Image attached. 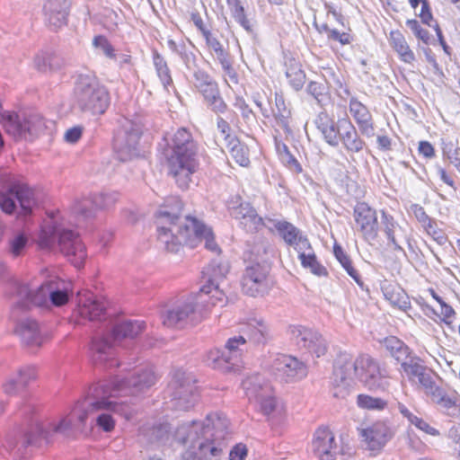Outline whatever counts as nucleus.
<instances>
[{
  "label": "nucleus",
  "mask_w": 460,
  "mask_h": 460,
  "mask_svg": "<svg viewBox=\"0 0 460 460\" xmlns=\"http://www.w3.org/2000/svg\"><path fill=\"white\" fill-rule=\"evenodd\" d=\"M433 376L441 382L438 376H420V388L430 397L431 401L445 410L456 408L458 402V394L456 393L450 395L447 394L437 384Z\"/></svg>",
  "instance_id": "obj_19"
},
{
  "label": "nucleus",
  "mask_w": 460,
  "mask_h": 460,
  "mask_svg": "<svg viewBox=\"0 0 460 460\" xmlns=\"http://www.w3.org/2000/svg\"><path fill=\"white\" fill-rule=\"evenodd\" d=\"M247 456V447L243 444L235 445L229 453L230 460H244Z\"/></svg>",
  "instance_id": "obj_59"
},
{
  "label": "nucleus",
  "mask_w": 460,
  "mask_h": 460,
  "mask_svg": "<svg viewBox=\"0 0 460 460\" xmlns=\"http://www.w3.org/2000/svg\"><path fill=\"white\" fill-rule=\"evenodd\" d=\"M272 367L278 372H305L308 371L307 365L298 360L296 357L280 354L273 360Z\"/></svg>",
  "instance_id": "obj_31"
},
{
  "label": "nucleus",
  "mask_w": 460,
  "mask_h": 460,
  "mask_svg": "<svg viewBox=\"0 0 460 460\" xmlns=\"http://www.w3.org/2000/svg\"><path fill=\"white\" fill-rule=\"evenodd\" d=\"M227 148L237 164L241 166L249 164V150L238 139L231 138L227 144Z\"/></svg>",
  "instance_id": "obj_37"
},
{
  "label": "nucleus",
  "mask_w": 460,
  "mask_h": 460,
  "mask_svg": "<svg viewBox=\"0 0 460 460\" xmlns=\"http://www.w3.org/2000/svg\"><path fill=\"white\" fill-rule=\"evenodd\" d=\"M232 14L236 22H238L247 33L254 34V22L248 19L243 5H236L232 8Z\"/></svg>",
  "instance_id": "obj_46"
},
{
  "label": "nucleus",
  "mask_w": 460,
  "mask_h": 460,
  "mask_svg": "<svg viewBox=\"0 0 460 460\" xmlns=\"http://www.w3.org/2000/svg\"><path fill=\"white\" fill-rule=\"evenodd\" d=\"M153 59L157 75L159 76L163 85L166 87L171 84L172 81L168 66L164 58L156 51L154 53Z\"/></svg>",
  "instance_id": "obj_44"
},
{
  "label": "nucleus",
  "mask_w": 460,
  "mask_h": 460,
  "mask_svg": "<svg viewBox=\"0 0 460 460\" xmlns=\"http://www.w3.org/2000/svg\"><path fill=\"white\" fill-rule=\"evenodd\" d=\"M350 367L355 374H380L381 371L377 362L368 355H361Z\"/></svg>",
  "instance_id": "obj_36"
},
{
  "label": "nucleus",
  "mask_w": 460,
  "mask_h": 460,
  "mask_svg": "<svg viewBox=\"0 0 460 460\" xmlns=\"http://www.w3.org/2000/svg\"><path fill=\"white\" fill-rule=\"evenodd\" d=\"M142 134V122L138 117H122L114 137L113 146L118 159L130 161L140 155L139 140Z\"/></svg>",
  "instance_id": "obj_10"
},
{
  "label": "nucleus",
  "mask_w": 460,
  "mask_h": 460,
  "mask_svg": "<svg viewBox=\"0 0 460 460\" xmlns=\"http://www.w3.org/2000/svg\"><path fill=\"white\" fill-rule=\"evenodd\" d=\"M268 273L267 267L261 265L259 262L248 266L241 282L243 293L251 296L264 293L268 288Z\"/></svg>",
  "instance_id": "obj_20"
},
{
  "label": "nucleus",
  "mask_w": 460,
  "mask_h": 460,
  "mask_svg": "<svg viewBox=\"0 0 460 460\" xmlns=\"http://www.w3.org/2000/svg\"><path fill=\"white\" fill-rule=\"evenodd\" d=\"M349 112L356 121L361 135L367 137H374V122L367 107L354 96L349 99Z\"/></svg>",
  "instance_id": "obj_26"
},
{
  "label": "nucleus",
  "mask_w": 460,
  "mask_h": 460,
  "mask_svg": "<svg viewBox=\"0 0 460 460\" xmlns=\"http://www.w3.org/2000/svg\"><path fill=\"white\" fill-rule=\"evenodd\" d=\"M199 92L203 95L205 101L211 99L219 93L217 82L213 79L208 83L204 87L199 89Z\"/></svg>",
  "instance_id": "obj_58"
},
{
  "label": "nucleus",
  "mask_w": 460,
  "mask_h": 460,
  "mask_svg": "<svg viewBox=\"0 0 460 460\" xmlns=\"http://www.w3.org/2000/svg\"><path fill=\"white\" fill-rule=\"evenodd\" d=\"M291 246H293L298 252V254L303 252H314L308 239L303 234H301L299 238L295 241V243L291 244Z\"/></svg>",
  "instance_id": "obj_61"
},
{
  "label": "nucleus",
  "mask_w": 460,
  "mask_h": 460,
  "mask_svg": "<svg viewBox=\"0 0 460 460\" xmlns=\"http://www.w3.org/2000/svg\"><path fill=\"white\" fill-rule=\"evenodd\" d=\"M426 233L430 235L439 245H443L447 242V236L441 229L438 227L437 222L433 219L430 224L423 227Z\"/></svg>",
  "instance_id": "obj_50"
},
{
  "label": "nucleus",
  "mask_w": 460,
  "mask_h": 460,
  "mask_svg": "<svg viewBox=\"0 0 460 460\" xmlns=\"http://www.w3.org/2000/svg\"><path fill=\"white\" fill-rule=\"evenodd\" d=\"M286 75L289 84L295 91H299L303 88L305 81V74L298 63H290L287 68Z\"/></svg>",
  "instance_id": "obj_38"
},
{
  "label": "nucleus",
  "mask_w": 460,
  "mask_h": 460,
  "mask_svg": "<svg viewBox=\"0 0 460 460\" xmlns=\"http://www.w3.org/2000/svg\"><path fill=\"white\" fill-rule=\"evenodd\" d=\"M281 162L293 172L299 173L302 172V166L297 160L289 153L279 156Z\"/></svg>",
  "instance_id": "obj_57"
},
{
  "label": "nucleus",
  "mask_w": 460,
  "mask_h": 460,
  "mask_svg": "<svg viewBox=\"0 0 460 460\" xmlns=\"http://www.w3.org/2000/svg\"><path fill=\"white\" fill-rule=\"evenodd\" d=\"M108 90L89 74L75 76L73 91V107L83 113L103 114L110 105Z\"/></svg>",
  "instance_id": "obj_8"
},
{
  "label": "nucleus",
  "mask_w": 460,
  "mask_h": 460,
  "mask_svg": "<svg viewBox=\"0 0 460 460\" xmlns=\"http://www.w3.org/2000/svg\"><path fill=\"white\" fill-rule=\"evenodd\" d=\"M119 194L113 192L94 193L93 199L90 200L97 210L108 209L118 200Z\"/></svg>",
  "instance_id": "obj_43"
},
{
  "label": "nucleus",
  "mask_w": 460,
  "mask_h": 460,
  "mask_svg": "<svg viewBox=\"0 0 460 460\" xmlns=\"http://www.w3.org/2000/svg\"><path fill=\"white\" fill-rule=\"evenodd\" d=\"M206 102L211 111L216 113H224L227 109V105L220 96V93L207 100Z\"/></svg>",
  "instance_id": "obj_55"
},
{
  "label": "nucleus",
  "mask_w": 460,
  "mask_h": 460,
  "mask_svg": "<svg viewBox=\"0 0 460 460\" xmlns=\"http://www.w3.org/2000/svg\"><path fill=\"white\" fill-rule=\"evenodd\" d=\"M327 85L324 83L311 81L307 87L306 92L312 95L318 103L322 102L327 93Z\"/></svg>",
  "instance_id": "obj_49"
},
{
  "label": "nucleus",
  "mask_w": 460,
  "mask_h": 460,
  "mask_svg": "<svg viewBox=\"0 0 460 460\" xmlns=\"http://www.w3.org/2000/svg\"><path fill=\"white\" fill-rule=\"evenodd\" d=\"M170 173L181 189L188 188L190 176L198 167V146L190 132L185 128H178L173 134L164 137Z\"/></svg>",
  "instance_id": "obj_3"
},
{
  "label": "nucleus",
  "mask_w": 460,
  "mask_h": 460,
  "mask_svg": "<svg viewBox=\"0 0 460 460\" xmlns=\"http://www.w3.org/2000/svg\"><path fill=\"white\" fill-rule=\"evenodd\" d=\"M101 398L93 401L77 402L69 413L62 418L58 423L53 424L51 430L53 432L67 433L73 429L78 430L84 436L90 435L93 427L86 429L87 420L102 410H108L114 412L120 411L121 404L112 402L111 398L118 397L119 388L118 386H106L102 388Z\"/></svg>",
  "instance_id": "obj_6"
},
{
  "label": "nucleus",
  "mask_w": 460,
  "mask_h": 460,
  "mask_svg": "<svg viewBox=\"0 0 460 460\" xmlns=\"http://www.w3.org/2000/svg\"><path fill=\"white\" fill-rule=\"evenodd\" d=\"M412 211L415 217L422 225L423 227L428 224H430V222L433 220L427 215L424 208L419 205L412 206Z\"/></svg>",
  "instance_id": "obj_62"
},
{
  "label": "nucleus",
  "mask_w": 460,
  "mask_h": 460,
  "mask_svg": "<svg viewBox=\"0 0 460 460\" xmlns=\"http://www.w3.org/2000/svg\"><path fill=\"white\" fill-rule=\"evenodd\" d=\"M291 340L298 349L319 358L326 352V344L316 331L302 325L289 327Z\"/></svg>",
  "instance_id": "obj_16"
},
{
  "label": "nucleus",
  "mask_w": 460,
  "mask_h": 460,
  "mask_svg": "<svg viewBox=\"0 0 460 460\" xmlns=\"http://www.w3.org/2000/svg\"><path fill=\"white\" fill-rule=\"evenodd\" d=\"M276 126L279 127L285 134H290L291 129L289 128V116L290 111H284L282 112H273Z\"/></svg>",
  "instance_id": "obj_53"
},
{
  "label": "nucleus",
  "mask_w": 460,
  "mask_h": 460,
  "mask_svg": "<svg viewBox=\"0 0 460 460\" xmlns=\"http://www.w3.org/2000/svg\"><path fill=\"white\" fill-rule=\"evenodd\" d=\"M226 427V420L217 413L208 414L200 427L193 426L189 433L188 438L193 439L194 437L202 441L198 442V451L199 459L210 458L217 456L221 454V448L215 444L216 432L218 429Z\"/></svg>",
  "instance_id": "obj_12"
},
{
  "label": "nucleus",
  "mask_w": 460,
  "mask_h": 460,
  "mask_svg": "<svg viewBox=\"0 0 460 460\" xmlns=\"http://www.w3.org/2000/svg\"><path fill=\"white\" fill-rule=\"evenodd\" d=\"M93 199V194L83 197L80 199H76L73 205L74 213L78 214L85 218L94 217L98 210L93 206V203L89 201Z\"/></svg>",
  "instance_id": "obj_41"
},
{
  "label": "nucleus",
  "mask_w": 460,
  "mask_h": 460,
  "mask_svg": "<svg viewBox=\"0 0 460 460\" xmlns=\"http://www.w3.org/2000/svg\"><path fill=\"white\" fill-rule=\"evenodd\" d=\"M354 218L364 239L368 243L374 242L378 233L376 211L367 203L360 202L354 208Z\"/></svg>",
  "instance_id": "obj_21"
},
{
  "label": "nucleus",
  "mask_w": 460,
  "mask_h": 460,
  "mask_svg": "<svg viewBox=\"0 0 460 460\" xmlns=\"http://www.w3.org/2000/svg\"><path fill=\"white\" fill-rule=\"evenodd\" d=\"M28 245V237L24 233H18L9 240V252L14 256H21Z\"/></svg>",
  "instance_id": "obj_45"
},
{
  "label": "nucleus",
  "mask_w": 460,
  "mask_h": 460,
  "mask_svg": "<svg viewBox=\"0 0 460 460\" xmlns=\"http://www.w3.org/2000/svg\"><path fill=\"white\" fill-rule=\"evenodd\" d=\"M222 69H223L224 75L226 76V81L228 84H236L238 83V75L233 67L232 62L222 66Z\"/></svg>",
  "instance_id": "obj_64"
},
{
  "label": "nucleus",
  "mask_w": 460,
  "mask_h": 460,
  "mask_svg": "<svg viewBox=\"0 0 460 460\" xmlns=\"http://www.w3.org/2000/svg\"><path fill=\"white\" fill-rule=\"evenodd\" d=\"M340 128L341 130L340 142H341L345 150L349 154H358L361 152L366 145L365 141L358 135L355 126L349 119H340Z\"/></svg>",
  "instance_id": "obj_27"
},
{
  "label": "nucleus",
  "mask_w": 460,
  "mask_h": 460,
  "mask_svg": "<svg viewBox=\"0 0 460 460\" xmlns=\"http://www.w3.org/2000/svg\"><path fill=\"white\" fill-rule=\"evenodd\" d=\"M179 58L181 59L187 70H189L190 72L197 68L196 57L194 53L188 49L187 46L181 51Z\"/></svg>",
  "instance_id": "obj_56"
},
{
  "label": "nucleus",
  "mask_w": 460,
  "mask_h": 460,
  "mask_svg": "<svg viewBox=\"0 0 460 460\" xmlns=\"http://www.w3.org/2000/svg\"><path fill=\"white\" fill-rule=\"evenodd\" d=\"M191 73L193 75L191 82L198 90L201 87H204L208 83L213 80V78L207 72L198 67L192 70Z\"/></svg>",
  "instance_id": "obj_54"
},
{
  "label": "nucleus",
  "mask_w": 460,
  "mask_h": 460,
  "mask_svg": "<svg viewBox=\"0 0 460 460\" xmlns=\"http://www.w3.org/2000/svg\"><path fill=\"white\" fill-rule=\"evenodd\" d=\"M298 259L300 260L302 266L305 269H309L314 275L319 277L327 275L326 269L318 262L314 252H300V254H298Z\"/></svg>",
  "instance_id": "obj_39"
},
{
  "label": "nucleus",
  "mask_w": 460,
  "mask_h": 460,
  "mask_svg": "<svg viewBox=\"0 0 460 460\" xmlns=\"http://www.w3.org/2000/svg\"><path fill=\"white\" fill-rule=\"evenodd\" d=\"M350 365H354L351 356L346 352L340 353L334 361V374H351L353 367Z\"/></svg>",
  "instance_id": "obj_47"
},
{
  "label": "nucleus",
  "mask_w": 460,
  "mask_h": 460,
  "mask_svg": "<svg viewBox=\"0 0 460 460\" xmlns=\"http://www.w3.org/2000/svg\"><path fill=\"white\" fill-rule=\"evenodd\" d=\"M390 41L393 49L400 56L402 61L411 63L415 59L414 53L410 49L404 36L400 31H391Z\"/></svg>",
  "instance_id": "obj_33"
},
{
  "label": "nucleus",
  "mask_w": 460,
  "mask_h": 460,
  "mask_svg": "<svg viewBox=\"0 0 460 460\" xmlns=\"http://www.w3.org/2000/svg\"><path fill=\"white\" fill-rule=\"evenodd\" d=\"M40 248L59 251L65 254L76 268H82L86 259L85 246L78 234L58 225L44 226L39 234Z\"/></svg>",
  "instance_id": "obj_7"
},
{
  "label": "nucleus",
  "mask_w": 460,
  "mask_h": 460,
  "mask_svg": "<svg viewBox=\"0 0 460 460\" xmlns=\"http://www.w3.org/2000/svg\"><path fill=\"white\" fill-rule=\"evenodd\" d=\"M357 405L360 409L367 411H383L387 406V402L367 394H358L357 397Z\"/></svg>",
  "instance_id": "obj_42"
},
{
  "label": "nucleus",
  "mask_w": 460,
  "mask_h": 460,
  "mask_svg": "<svg viewBox=\"0 0 460 460\" xmlns=\"http://www.w3.org/2000/svg\"><path fill=\"white\" fill-rule=\"evenodd\" d=\"M384 346L390 355L401 363L406 374H424L425 367L419 358L410 356L409 348L394 336L385 338Z\"/></svg>",
  "instance_id": "obj_17"
},
{
  "label": "nucleus",
  "mask_w": 460,
  "mask_h": 460,
  "mask_svg": "<svg viewBox=\"0 0 460 460\" xmlns=\"http://www.w3.org/2000/svg\"><path fill=\"white\" fill-rule=\"evenodd\" d=\"M316 128L322 133L324 140L332 146L336 147L340 143L341 128L340 119L335 122L326 112H320L315 120Z\"/></svg>",
  "instance_id": "obj_29"
},
{
  "label": "nucleus",
  "mask_w": 460,
  "mask_h": 460,
  "mask_svg": "<svg viewBox=\"0 0 460 460\" xmlns=\"http://www.w3.org/2000/svg\"><path fill=\"white\" fill-rule=\"evenodd\" d=\"M232 217L238 221L246 232L253 233L263 226L262 218L249 202L243 201L241 197L234 196L227 202Z\"/></svg>",
  "instance_id": "obj_14"
},
{
  "label": "nucleus",
  "mask_w": 460,
  "mask_h": 460,
  "mask_svg": "<svg viewBox=\"0 0 460 460\" xmlns=\"http://www.w3.org/2000/svg\"><path fill=\"white\" fill-rule=\"evenodd\" d=\"M83 128L81 127H73L66 131L64 138L67 143L75 144L81 138Z\"/></svg>",
  "instance_id": "obj_60"
},
{
  "label": "nucleus",
  "mask_w": 460,
  "mask_h": 460,
  "mask_svg": "<svg viewBox=\"0 0 460 460\" xmlns=\"http://www.w3.org/2000/svg\"><path fill=\"white\" fill-rule=\"evenodd\" d=\"M382 290L384 293V296L387 300L391 302L393 305H399L400 307H402V305L400 304V293H395L394 290V288L391 285L384 286L382 287Z\"/></svg>",
  "instance_id": "obj_63"
},
{
  "label": "nucleus",
  "mask_w": 460,
  "mask_h": 460,
  "mask_svg": "<svg viewBox=\"0 0 460 460\" xmlns=\"http://www.w3.org/2000/svg\"><path fill=\"white\" fill-rule=\"evenodd\" d=\"M242 332L256 345H264L271 339L269 325L261 317L250 318Z\"/></svg>",
  "instance_id": "obj_28"
},
{
  "label": "nucleus",
  "mask_w": 460,
  "mask_h": 460,
  "mask_svg": "<svg viewBox=\"0 0 460 460\" xmlns=\"http://www.w3.org/2000/svg\"><path fill=\"white\" fill-rule=\"evenodd\" d=\"M55 58L46 56V55H38L35 58L34 64L35 66L42 72L49 70H54L57 68V65L54 63Z\"/></svg>",
  "instance_id": "obj_52"
},
{
  "label": "nucleus",
  "mask_w": 460,
  "mask_h": 460,
  "mask_svg": "<svg viewBox=\"0 0 460 460\" xmlns=\"http://www.w3.org/2000/svg\"><path fill=\"white\" fill-rule=\"evenodd\" d=\"M181 202L177 198H170L156 213L157 239L164 248L178 252L183 245L194 248L204 241L208 250L219 254L212 230L194 217H181Z\"/></svg>",
  "instance_id": "obj_2"
},
{
  "label": "nucleus",
  "mask_w": 460,
  "mask_h": 460,
  "mask_svg": "<svg viewBox=\"0 0 460 460\" xmlns=\"http://www.w3.org/2000/svg\"><path fill=\"white\" fill-rule=\"evenodd\" d=\"M77 311L81 317L99 321L94 332L91 350L92 363L100 370H108L119 365L116 347L123 339H134L146 328L143 321L111 316L101 299L90 291L79 292Z\"/></svg>",
  "instance_id": "obj_1"
},
{
  "label": "nucleus",
  "mask_w": 460,
  "mask_h": 460,
  "mask_svg": "<svg viewBox=\"0 0 460 460\" xmlns=\"http://www.w3.org/2000/svg\"><path fill=\"white\" fill-rule=\"evenodd\" d=\"M358 433L366 449L374 454L380 453L393 437L391 429L382 420L375 421L363 428H358Z\"/></svg>",
  "instance_id": "obj_15"
},
{
  "label": "nucleus",
  "mask_w": 460,
  "mask_h": 460,
  "mask_svg": "<svg viewBox=\"0 0 460 460\" xmlns=\"http://www.w3.org/2000/svg\"><path fill=\"white\" fill-rule=\"evenodd\" d=\"M228 270V263L221 258L217 257L212 259L210 263L203 269L202 279L207 283L206 285H220V282L224 280Z\"/></svg>",
  "instance_id": "obj_30"
},
{
  "label": "nucleus",
  "mask_w": 460,
  "mask_h": 460,
  "mask_svg": "<svg viewBox=\"0 0 460 460\" xmlns=\"http://www.w3.org/2000/svg\"><path fill=\"white\" fill-rule=\"evenodd\" d=\"M93 44L96 49H100L102 52V54L106 57L111 58L114 57V49L104 36H95L93 40Z\"/></svg>",
  "instance_id": "obj_51"
},
{
  "label": "nucleus",
  "mask_w": 460,
  "mask_h": 460,
  "mask_svg": "<svg viewBox=\"0 0 460 460\" xmlns=\"http://www.w3.org/2000/svg\"><path fill=\"white\" fill-rule=\"evenodd\" d=\"M333 253L337 261L341 263L347 273L356 281L358 285L362 286L360 275L352 266L349 256L345 252L342 247L335 243L333 246Z\"/></svg>",
  "instance_id": "obj_34"
},
{
  "label": "nucleus",
  "mask_w": 460,
  "mask_h": 460,
  "mask_svg": "<svg viewBox=\"0 0 460 460\" xmlns=\"http://www.w3.org/2000/svg\"><path fill=\"white\" fill-rule=\"evenodd\" d=\"M275 227L284 241L289 245L295 243V241L302 234L297 227L287 221L278 222Z\"/></svg>",
  "instance_id": "obj_40"
},
{
  "label": "nucleus",
  "mask_w": 460,
  "mask_h": 460,
  "mask_svg": "<svg viewBox=\"0 0 460 460\" xmlns=\"http://www.w3.org/2000/svg\"><path fill=\"white\" fill-rule=\"evenodd\" d=\"M364 386L371 392L384 391L388 386V383L385 376H367Z\"/></svg>",
  "instance_id": "obj_48"
},
{
  "label": "nucleus",
  "mask_w": 460,
  "mask_h": 460,
  "mask_svg": "<svg viewBox=\"0 0 460 460\" xmlns=\"http://www.w3.org/2000/svg\"><path fill=\"white\" fill-rule=\"evenodd\" d=\"M113 402L122 405L120 411H117L116 413L123 414L126 418H128L129 411H128V405L123 402ZM112 413L115 412L108 410H102L93 414L96 415L95 424L102 431L110 433L115 429L116 420L113 418Z\"/></svg>",
  "instance_id": "obj_32"
},
{
  "label": "nucleus",
  "mask_w": 460,
  "mask_h": 460,
  "mask_svg": "<svg viewBox=\"0 0 460 460\" xmlns=\"http://www.w3.org/2000/svg\"><path fill=\"white\" fill-rule=\"evenodd\" d=\"M13 305L15 308L28 310L31 306H61L69 299L66 283L58 277H51L40 285L16 282L13 285Z\"/></svg>",
  "instance_id": "obj_5"
},
{
  "label": "nucleus",
  "mask_w": 460,
  "mask_h": 460,
  "mask_svg": "<svg viewBox=\"0 0 460 460\" xmlns=\"http://www.w3.org/2000/svg\"><path fill=\"white\" fill-rule=\"evenodd\" d=\"M0 208L4 213H13L18 201L25 216L31 214L37 201L34 191L27 184L16 180L6 170L0 169Z\"/></svg>",
  "instance_id": "obj_9"
},
{
  "label": "nucleus",
  "mask_w": 460,
  "mask_h": 460,
  "mask_svg": "<svg viewBox=\"0 0 460 460\" xmlns=\"http://www.w3.org/2000/svg\"><path fill=\"white\" fill-rule=\"evenodd\" d=\"M2 125L5 132L15 139H31L53 126L54 122L52 120H45L38 113L20 115L4 112L2 115Z\"/></svg>",
  "instance_id": "obj_11"
},
{
  "label": "nucleus",
  "mask_w": 460,
  "mask_h": 460,
  "mask_svg": "<svg viewBox=\"0 0 460 460\" xmlns=\"http://www.w3.org/2000/svg\"><path fill=\"white\" fill-rule=\"evenodd\" d=\"M246 340L243 336H234L229 338L226 343V349L227 352L235 358V361L232 362L229 358L218 356V352L211 353L213 359L214 369L223 370L228 373L233 372L234 374L239 373L243 368V362L237 358L242 354V346H244Z\"/></svg>",
  "instance_id": "obj_18"
},
{
  "label": "nucleus",
  "mask_w": 460,
  "mask_h": 460,
  "mask_svg": "<svg viewBox=\"0 0 460 460\" xmlns=\"http://www.w3.org/2000/svg\"><path fill=\"white\" fill-rule=\"evenodd\" d=\"M219 286L203 285L199 293L177 302L163 314L164 325L173 328L181 327L188 322H198L204 317L210 305L224 304L226 296Z\"/></svg>",
  "instance_id": "obj_4"
},
{
  "label": "nucleus",
  "mask_w": 460,
  "mask_h": 460,
  "mask_svg": "<svg viewBox=\"0 0 460 460\" xmlns=\"http://www.w3.org/2000/svg\"><path fill=\"white\" fill-rule=\"evenodd\" d=\"M246 390L249 398L254 400L264 415L270 416L277 411H284L282 406L279 407L274 392L270 386L246 387Z\"/></svg>",
  "instance_id": "obj_24"
},
{
  "label": "nucleus",
  "mask_w": 460,
  "mask_h": 460,
  "mask_svg": "<svg viewBox=\"0 0 460 460\" xmlns=\"http://www.w3.org/2000/svg\"><path fill=\"white\" fill-rule=\"evenodd\" d=\"M16 332L22 342L28 347H40L48 339L47 332L33 319H24L16 327Z\"/></svg>",
  "instance_id": "obj_25"
},
{
  "label": "nucleus",
  "mask_w": 460,
  "mask_h": 460,
  "mask_svg": "<svg viewBox=\"0 0 460 460\" xmlns=\"http://www.w3.org/2000/svg\"><path fill=\"white\" fill-rule=\"evenodd\" d=\"M311 451L317 460H336L342 447L334 431L327 425H321L313 433Z\"/></svg>",
  "instance_id": "obj_13"
},
{
  "label": "nucleus",
  "mask_w": 460,
  "mask_h": 460,
  "mask_svg": "<svg viewBox=\"0 0 460 460\" xmlns=\"http://www.w3.org/2000/svg\"><path fill=\"white\" fill-rule=\"evenodd\" d=\"M71 0H46L43 5L45 21L52 30L66 23Z\"/></svg>",
  "instance_id": "obj_22"
},
{
  "label": "nucleus",
  "mask_w": 460,
  "mask_h": 460,
  "mask_svg": "<svg viewBox=\"0 0 460 460\" xmlns=\"http://www.w3.org/2000/svg\"><path fill=\"white\" fill-rule=\"evenodd\" d=\"M381 231L388 241V246L392 247L394 251L402 252L405 254L402 243L407 242L406 231L392 216L385 211H382Z\"/></svg>",
  "instance_id": "obj_23"
},
{
  "label": "nucleus",
  "mask_w": 460,
  "mask_h": 460,
  "mask_svg": "<svg viewBox=\"0 0 460 460\" xmlns=\"http://www.w3.org/2000/svg\"><path fill=\"white\" fill-rule=\"evenodd\" d=\"M400 412L402 414L403 417H405L411 424L414 425L418 429L423 431L424 433L438 437L440 435V432L436 428L430 426L426 420L423 419L414 415L412 412H411L404 405H401L399 407Z\"/></svg>",
  "instance_id": "obj_35"
}]
</instances>
